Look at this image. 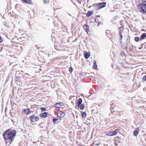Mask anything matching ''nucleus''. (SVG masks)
I'll list each match as a JSON object with an SVG mask.
<instances>
[{
    "label": "nucleus",
    "mask_w": 146,
    "mask_h": 146,
    "mask_svg": "<svg viewBox=\"0 0 146 146\" xmlns=\"http://www.w3.org/2000/svg\"><path fill=\"white\" fill-rule=\"evenodd\" d=\"M98 21V20L97 19H96L95 20V21L96 23H97Z\"/></svg>",
    "instance_id": "nucleus-27"
},
{
    "label": "nucleus",
    "mask_w": 146,
    "mask_h": 146,
    "mask_svg": "<svg viewBox=\"0 0 146 146\" xmlns=\"http://www.w3.org/2000/svg\"><path fill=\"white\" fill-rule=\"evenodd\" d=\"M58 119L57 118H53V121L54 123H56V121H57Z\"/></svg>",
    "instance_id": "nucleus-20"
},
{
    "label": "nucleus",
    "mask_w": 146,
    "mask_h": 146,
    "mask_svg": "<svg viewBox=\"0 0 146 146\" xmlns=\"http://www.w3.org/2000/svg\"><path fill=\"white\" fill-rule=\"evenodd\" d=\"M146 36V33H143L141 36L140 37V40H141L145 38Z\"/></svg>",
    "instance_id": "nucleus-11"
},
{
    "label": "nucleus",
    "mask_w": 146,
    "mask_h": 146,
    "mask_svg": "<svg viewBox=\"0 0 146 146\" xmlns=\"http://www.w3.org/2000/svg\"><path fill=\"white\" fill-rule=\"evenodd\" d=\"M101 23V22H98V23L97 26H99L100 25Z\"/></svg>",
    "instance_id": "nucleus-30"
},
{
    "label": "nucleus",
    "mask_w": 146,
    "mask_h": 146,
    "mask_svg": "<svg viewBox=\"0 0 146 146\" xmlns=\"http://www.w3.org/2000/svg\"><path fill=\"white\" fill-rule=\"evenodd\" d=\"M140 11L143 13H146V1H143L142 3L139 6Z\"/></svg>",
    "instance_id": "nucleus-2"
},
{
    "label": "nucleus",
    "mask_w": 146,
    "mask_h": 146,
    "mask_svg": "<svg viewBox=\"0 0 146 146\" xmlns=\"http://www.w3.org/2000/svg\"><path fill=\"white\" fill-rule=\"evenodd\" d=\"M139 129L138 127L136 129H135L133 133L134 135L135 136H137L139 133Z\"/></svg>",
    "instance_id": "nucleus-8"
},
{
    "label": "nucleus",
    "mask_w": 146,
    "mask_h": 146,
    "mask_svg": "<svg viewBox=\"0 0 146 146\" xmlns=\"http://www.w3.org/2000/svg\"><path fill=\"white\" fill-rule=\"evenodd\" d=\"M84 56L86 58H88L90 56V54L87 52L84 54Z\"/></svg>",
    "instance_id": "nucleus-16"
},
{
    "label": "nucleus",
    "mask_w": 146,
    "mask_h": 146,
    "mask_svg": "<svg viewBox=\"0 0 146 146\" xmlns=\"http://www.w3.org/2000/svg\"><path fill=\"white\" fill-rule=\"evenodd\" d=\"M65 115V113L62 111H60L58 115V117H59L60 118H63Z\"/></svg>",
    "instance_id": "nucleus-7"
},
{
    "label": "nucleus",
    "mask_w": 146,
    "mask_h": 146,
    "mask_svg": "<svg viewBox=\"0 0 146 146\" xmlns=\"http://www.w3.org/2000/svg\"><path fill=\"white\" fill-rule=\"evenodd\" d=\"M44 3L45 4L48 3V2L46 1V0H44Z\"/></svg>",
    "instance_id": "nucleus-28"
},
{
    "label": "nucleus",
    "mask_w": 146,
    "mask_h": 146,
    "mask_svg": "<svg viewBox=\"0 0 146 146\" xmlns=\"http://www.w3.org/2000/svg\"><path fill=\"white\" fill-rule=\"evenodd\" d=\"M142 80L143 81H146V75H145L143 77L142 79Z\"/></svg>",
    "instance_id": "nucleus-24"
},
{
    "label": "nucleus",
    "mask_w": 146,
    "mask_h": 146,
    "mask_svg": "<svg viewBox=\"0 0 146 146\" xmlns=\"http://www.w3.org/2000/svg\"><path fill=\"white\" fill-rule=\"evenodd\" d=\"M40 109H41V111H45L46 110V108L44 107H42V108H41Z\"/></svg>",
    "instance_id": "nucleus-22"
},
{
    "label": "nucleus",
    "mask_w": 146,
    "mask_h": 146,
    "mask_svg": "<svg viewBox=\"0 0 146 146\" xmlns=\"http://www.w3.org/2000/svg\"><path fill=\"white\" fill-rule=\"evenodd\" d=\"M82 102V100L81 98H80L78 100V106L79 107L80 104H82L81 103Z\"/></svg>",
    "instance_id": "nucleus-13"
},
{
    "label": "nucleus",
    "mask_w": 146,
    "mask_h": 146,
    "mask_svg": "<svg viewBox=\"0 0 146 146\" xmlns=\"http://www.w3.org/2000/svg\"><path fill=\"white\" fill-rule=\"evenodd\" d=\"M119 130V129H117L115 131H111L108 133V135L111 136L116 135Z\"/></svg>",
    "instance_id": "nucleus-5"
},
{
    "label": "nucleus",
    "mask_w": 146,
    "mask_h": 146,
    "mask_svg": "<svg viewBox=\"0 0 146 146\" xmlns=\"http://www.w3.org/2000/svg\"><path fill=\"white\" fill-rule=\"evenodd\" d=\"M29 119L31 121L34 122L35 121H37L39 120V117L35 116L34 115H33L29 117Z\"/></svg>",
    "instance_id": "nucleus-4"
},
{
    "label": "nucleus",
    "mask_w": 146,
    "mask_h": 146,
    "mask_svg": "<svg viewBox=\"0 0 146 146\" xmlns=\"http://www.w3.org/2000/svg\"><path fill=\"white\" fill-rule=\"evenodd\" d=\"M135 40L137 42H138L139 40V38L138 37H135Z\"/></svg>",
    "instance_id": "nucleus-23"
},
{
    "label": "nucleus",
    "mask_w": 146,
    "mask_h": 146,
    "mask_svg": "<svg viewBox=\"0 0 146 146\" xmlns=\"http://www.w3.org/2000/svg\"><path fill=\"white\" fill-rule=\"evenodd\" d=\"M62 106L60 103H56L54 105V107L58 108H60Z\"/></svg>",
    "instance_id": "nucleus-12"
},
{
    "label": "nucleus",
    "mask_w": 146,
    "mask_h": 146,
    "mask_svg": "<svg viewBox=\"0 0 146 146\" xmlns=\"http://www.w3.org/2000/svg\"><path fill=\"white\" fill-rule=\"evenodd\" d=\"M120 40H121L122 39V38L123 37L122 35H120Z\"/></svg>",
    "instance_id": "nucleus-29"
},
{
    "label": "nucleus",
    "mask_w": 146,
    "mask_h": 146,
    "mask_svg": "<svg viewBox=\"0 0 146 146\" xmlns=\"http://www.w3.org/2000/svg\"><path fill=\"white\" fill-rule=\"evenodd\" d=\"M81 115L82 117L83 118H85L87 116V114L85 112H81Z\"/></svg>",
    "instance_id": "nucleus-17"
},
{
    "label": "nucleus",
    "mask_w": 146,
    "mask_h": 146,
    "mask_svg": "<svg viewBox=\"0 0 146 146\" xmlns=\"http://www.w3.org/2000/svg\"><path fill=\"white\" fill-rule=\"evenodd\" d=\"M25 3H29V0H23Z\"/></svg>",
    "instance_id": "nucleus-26"
},
{
    "label": "nucleus",
    "mask_w": 146,
    "mask_h": 146,
    "mask_svg": "<svg viewBox=\"0 0 146 146\" xmlns=\"http://www.w3.org/2000/svg\"><path fill=\"white\" fill-rule=\"evenodd\" d=\"M111 105V108H110V109L111 110H114L113 111H117V110L116 109L118 107L117 106H116L113 104H112Z\"/></svg>",
    "instance_id": "nucleus-6"
},
{
    "label": "nucleus",
    "mask_w": 146,
    "mask_h": 146,
    "mask_svg": "<svg viewBox=\"0 0 146 146\" xmlns=\"http://www.w3.org/2000/svg\"><path fill=\"white\" fill-rule=\"evenodd\" d=\"M94 65L93 66V68L94 69H96L97 68V65L96 64V60L94 61Z\"/></svg>",
    "instance_id": "nucleus-15"
},
{
    "label": "nucleus",
    "mask_w": 146,
    "mask_h": 146,
    "mask_svg": "<svg viewBox=\"0 0 146 146\" xmlns=\"http://www.w3.org/2000/svg\"><path fill=\"white\" fill-rule=\"evenodd\" d=\"M106 2H102L94 4L93 5V7H96V9L98 10L104 7L106 5Z\"/></svg>",
    "instance_id": "nucleus-3"
},
{
    "label": "nucleus",
    "mask_w": 146,
    "mask_h": 146,
    "mask_svg": "<svg viewBox=\"0 0 146 146\" xmlns=\"http://www.w3.org/2000/svg\"><path fill=\"white\" fill-rule=\"evenodd\" d=\"M128 39H127V41H128Z\"/></svg>",
    "instance_id": "nucleus-35"
},
{
    "label": "nucleus",
    "mask_w": 146,
    "mask_h": 146,
    "mask_svg": "<svg viewBox=\"0 0 146 146\" xmlns=\"http://www.w3.org/2000/svg\"><path fill=\"white\" fill-rule=\"evenodd\" d=\"M119 34L120 35H122L121 34V31L119 32Z\"/></svg>",
    "instance_id": "nucleus-32"
},
{
    "label": "nucleus",
    "mask_w": 146,
    "mask_h": 146,
    "mask_svg": "<svg viewBox=\"0 0 146 146\" xmlns=\"http://www.w3.org/2000/svg\"><path fill=\"white\" fill-rule=\"evenodd\" d=\"M83 27L86 32L88 33L89 31V26L86 25H84Z\"/></svg>",
    "instance_id": "nucleus-9"
},
{
    "label": "nucleus",
    "mask_w": 146,
    "mask_h": 146,
    "mask_svg": "<svg viewBox=\"0 0 146 146\" xmlns=\"http://www.w3.org/2000/svg\"><path fill=\"white\" fill-rule=\"evenodd\" d=\"M96 17H100V15H96Z\"/></svg>",
    "instance_id": "nucleus-31"
},
{
    "label": "nucleus",
    "mask_w": 146,
    "mask_h": 146,
    "mask_svg": "<svg viewBox=\"0 0 146 146\" xmlns=\"http://www.w3.org/2000/svg\"><path fill=\"white\" fill-rule=\"evenodd\" d=\"M16 133L17 132L15 130L9 129L5 131L3 134V135L5 140L10 139L13 141L16 136Z\"/></svg>",
    "instance_id": "nucleus-1"
},
{
    "label": "nucleus",
    "mask_w": 146,
    "mask_h": 146,
    "mask_svg": "<svg viewBox=\"0 0 146 146\" xmlns=\"http://www.w3.org/2000/svg\"><path fill=\"white\" fill-rule=\"evenodd\" d=\"M57 46L58 47V46H60V47H62L63 46V45H62V43H61L60 44L59 43H58V45H57Z\"/></svg>",
    "instance_id": "nucleus-21"
},
{
    "label": "nucleus",
    "mask_w": 146,
    "mask_h": 146,
    "mask_svg": "<svg viewBox=\"0 0 146 146\" xmlns=\"http://www.w3.org/2000/svg\"><path fill=\"white\" fill-rule=\"evenodd\" d=\"M132 49V48H130H130H129V50H131V49Z\"/></svg>",
    "instance_id": "nucleus-34"
},
{
    "label": "nucleus",
    "mask_w": 146,
    "mask_h": 146,
    "mask_svg": "<svg viewBox=\"0 0 146 146\" xmlns=\"http://www.w3.org/2000/svg\"><path fill=\"white\" fill-rule=\"evenodd\" d=\"M48 114V113L47 112L43 113L42 114V118H45L47 116Z\"/></svg>",
    "instance_id": "nucleus-18"
},
{
    "label": "nucleus",
    "mask_w": 146,
    "mask_h": 146,
    "mask_svg": "<svg viewBox=\"0 0 146 146\" xmlns=\"http://www.w3.org/2000/svg\"><path fill=\"white\" fill-rule=\"evenodd\" d=\"M93 13V11H88L87 14L86 16L87 17H90L91 15Z\"/></svg>",
    "instance_id": "nucleus-10"
},
{
    "label": "nucleus",
    "mask_w": 146,
    "mask_h": 146,
    "mask_svg": "<svg viewBox=\"0 0 146 146\" xmlns=\"http://www.w3.org/2000/svg\"><path fill=\"white\" fill-rule=\"evenodd\" d=\"M54 46H55V48L56 49H56H58V48H56V46L55 44V45H54Z\"/></svg>",
    "instance_id": "nucleus-33"
},
{
    "label": "nucleus",
    "mask_w": 146,
    "mask_h": 146,
    "mask_svg": "<svg viewBox=\"0 0 146 146\" xmlns=\"http://www.w3.org/2000/svg\"><path fill=\"white\" fill-rule=\"evenodd\" d=\"M24 111L25 113L27 115L29 114L31 111L30 110V109L29 108L27 109H24Z\"/></svg>",
    "instance_id": "nucleus-14"
},
{
    "label": "nucleus",
    "mask_w": 146,
    "mask_h": 146,
    "mask_svg": "<svg viewBox=\"0 0 146 146\" xmlns=\"http://www.w3.org/2000/svg\"><path fill=\"white\" fill-rule=\"evenodd\" d=\"M73 71V70H72V67H70V68H69V71L70 72H72Z\"/></svg>",
    "instance_id": "nucleus-25"
},
{
    "label": "nucleus",
    "mask_w": 146,
    "mask_h": 146,
    "mask_svg": "<svg viewBox=\"0 0 146 146\" xmlns=\"http://www.w3.org/2000/svg\"><path fill=\"white\" fill-rule=\"evenodd\" d=\"M80 108V109L81 110H83L84 109V105L83 104H80V106H79Z\"/></svg>",
    "instance_id": "nucleus-19"
}]
</instances>
